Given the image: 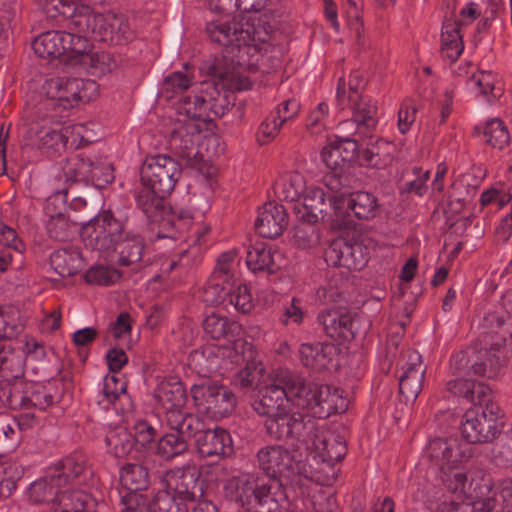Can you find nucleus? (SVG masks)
<instances>
[{
    "mask_svg": "<svg viewBox=\"0 0 512 512\" xmlns=\"http://www.w3.org/2000/svg\"><path fill=\"white\" fill-rule=\"evenodd\" d=\"M182 174V164L174 158L158 154L149 157L140 170L141 186L135 188L136 206L151 221H158L166 211L165 198L174 190Z\"/></svg>",
    "mask_w": 512,
    "mask_h": 512,
    "instance_id": "nucleus-1",
    "label": "nucleus"
},
{
    "mask_svg": "<svg viewBox=\"0 0 512 512\" xmlns=\"http://www.w3.org/2000/svg\"><path fill=\"white\" fill-rule=\"evenodd\" d=\"M225 498L249 512H287L289 495L287 484L266 479L259 473L241 472L223 482Z\"/></svg>",
    "mask_w": 512,
    "mask_h": 512,
    "instance_id": "nucleus-2",
    "label": "nucleus"
},
{
    "mask_svg": "<svg viewBox=\"0 0 512 512\" xmlns=\"http://www.w3.org/2000/svg\"><path fill=\"white\" fill-rule=\"evenodd\" d=\"M131 226L128 215L103 210L82 224L81 237L86 247L110 254Z\"/></svg>",
    "mask_w": 512,
    "mask_h": 512,
    "instance_id": "nucleus-3",
    "label": "nucleus"
},
{
    "mask_svg": "<svg viewBox=\"0 0 512 512\" xmlns=\"http://www.w3.org/2000/svg\"><path fill=\"white\" fill-rule=\"evenodd\" d=\"M258 468L268 477L287 485H301L302 463L294 453L282 445H266L256 453Z\"/></svg>",
    "mask_w": 512,
    "mask_h": 512,
    "instance_id": "nucleus-4",
    "label": "nucleus"
},
{
    "mask_svg": "<svg viewBox=\"0 0 512 512\" xmlns=\"http://www.w3.org/2000/svg\"><path fill=\"white\" fill-rule=\"evenodd\" d=\"M503 428L504 422L497 404L482 409H468L461 421V433L467 444L492 443Z\"/></svg>",
    "mask_w": 512,
    "mask_h": 512,
    "instance_id": "nucleus-5",
    "label": "nucleus"
},
{
    "mask_svg": "<svg viewBox=\"0 0 512 512\" xmlns=\"http://www.w3.org/2000/svg\"><path fill=\"white\" fill-rule=\"evenodd\" d=\"M206 33L211 42L222 46L224 57L241 63L242 52L253 45L255 30L248 23L211 21L206 25Z\"/></svg>",
    "mask_w": 512,
    "mask_h": 512,
    "instance_id": "nucleus-6",
    "label": "nucleus"
},
{
    "mask_svg": "<svg viewBox=\"0 0 512 512\" xmlns=\"http://www.w3.org/2000/svg\"><path fill=\"white\" fill-rule=\"evenodd\" d=\"M316 419L301 412H290V408L264 421L266 434L275 441L300 442L311 440L316 430Z\"/></svg>",
    "mask_w": 512,
    "mask_h": 512,
    "instance_id": "nucleus-7",
    "label": "nucleus"
},
{
    "mask_svg": "<svg viewBox=\"0 0 512 512\" xmlns=\"http://www.w3.org/2000/svg\"><path fill=\"white\" fill-rule=\"evenodd\" d=\"M95 82L76 77L59 76L47 79L43 86L46 99L41 102L44 108L61 107L70 109L79 101L89 100L87 90L95 89Z\"/></svg>",
    "mask_w": 512,
    "mask_h": 512,
    "instance_id": "nucleus-8",
    "label": "nucleus"
},
{
    "mask_svg": "<svg viewBox=\"0 0 512 512\" xmlns=\"http://www.w3.org/2000/svg\"><path fill=\"white\" fill-rule=\"evenodd\" d=\"M190 392L197 409L215 420L229 416L235 409L236 397L223 385L204 382L193 385Z\"/></svg>",
    "mask_w": 512,
    "mask_h": 512,
    "instance_id": "nucleus-9",
    "label": "nucleus"
},
{
    "mask_svg": "<svg viewBox=\"0 0 512 512\" xmlns=\"http://www.w3.org/2000/svg\"><path fill=\"white\" fill-rule=\"evenodd\" d=\"M337 229L350 223L351 213L359 220L374 219L380 212L376 196L366 191L341 194L334 200Z\"/></svg>",
    "mask_w": 512,
    "mask_h": 512,
    "instance_id": "nucleus-10",
    "label": "nucleus"
},
{
    "mask_svg": "<svg viewBox=\"0 0 512 512\" xmlns=\"http://www.w3.org/2000/svg\"><path fill=\"white\" fill-rule=\"evenodd\" d=\"M428 459L441 471H452L468 461L472 449L458 438H435L426 447Z\"/></svg>",
    "mask_w": 512,
    "mask_h": 512,
    "instance_id": "nucleus-11",
    "label": "nucleus"
},
{
    "mask_svg": "<svg viewBox=\"0 0 512 512\" xmlns=\"http://www.w3.org/2000/svg\"><path fill=\"white\" fill-rule=\"evenodd\" d=\"M201 132V126L195 122L182 120L172 132L169 146L172 152L179 158L182 166L202 170L203 155L196 146V139Z\"/></svg>",
    "mask_w": 512,
    "mask_h": 512,
    "instance_id": "nucleus-12",
    "label": "nucleus"
},
{
    "mask_svg": "<svg viewBox=\"0 0 512 512\" xmlns=\"http://www.w3.org/2000/svg\"><path fill=\"white\" fill-rule=\"evenodd\" d=\"M163 491L187 504L195 502L204 495L203 481L194 468L172 469L165 474Z\"/></svg>",
    "mask_w": 512,
    "mask_h": 512,
    "instance_id": "nucleus-13",
    "label": "nucleus"
},
{
    "mask_svg": "<svg viewBox=\"0 0 512 512\" xmlns=\"http://www.w3.org/2000/svg\"><path fill=\"white\" fill-rule=\"evenodd\" d=\"M339 195H327L321 188H311L304 195L301 203L294 205L297 217L301 221L317 223L330 220L331 226L337 229L334 200Z\"/></svg>",
    "mask_w": 512,
    "mask_h": 512,
    "instance_id": "nucleus-14",
    "label": "nucleus"
},
{
    "mask_svg": "<svg viewBox=\"0 0 512 512\" xmlns=\"http://www.w3.org/2000/svg\"><path fill=\"white\" fill-rule=\"evenodd\" d=\"M361 319L342 309H324L317 315L323 332L334 340L351 341L361 333ZM364 329L362 333H365Z\"/></svg>",
    "mask_w": 512,
    "mask_h": 512,
    "instance_id": "nucleus-15",
    "label": "nucleus"
},
{
    "mask_svg": "<svg viewBox=\"0 0 512 512\" xmlns=\"http://www.w3.org/2000/svg\"><path fill=\"white\" fill-rule=\"evenodd\" d=\"M368 248L354 239H336L325 250L324 259L328 265L361 270L368 261Z\"/></svg>",
    "mask_w": 512,
    "mask_h": 512,
    "instance_id": "nucleus-16",
    "label": "nucleus"
},
{
    "mask_svg": "<svg viewBox=\"0 0 512 512\" xmlns=\"http://www.w3.org/2000/svg\"><path fill=\"white\" fill-rule=\"evenodd\" d=\"M312 450L315 458L328 466L341 461L347 453L346 441L342 435L332 430L320 429L316 421V430L311 435V440L304 444Z\"/></svg>",
    "mask_w": 512,
    "mask_h": 512,
    "instance_id": "nucleus-17",
    "label": "nucleus"
},
{
    "mask_svg": "<svg viewBox=\"0 0 512 512\" xmlns=\"http://www.w3.org/2000/svg\"><path fill=\"white\" fill-rule=\"evenodd\" d=\"M286 369H279L275 372L270 383L259 390V399L253 407L259 414L269 418L275 414L289 409L290 397L288 385L279 383V378L284 376Z\"/></svg>",
    "mask_w": 512,
    "mask_h": 512,
    "instance_id": "nucleus-18",
    "label": "nucleus"
},
{
    "mask_svg": "<svg viewBox=\"0 0 512 512\" xmlns=\"http://www.w3.org/2000/svg\"><path fill=\"white\" fill-rule=\"evenodd\" d=\"M0 400L10 406H19L22 410L37 408L45 410L54 402V397L43 386H35L31 391L22 394L16 385H11L8 381L0 383Z\"/></svg>",
    "mask_w": 512,
    "mask_h": 512,
    "instance_id": "nucleus-19",
    "label": "nucleus"
},
{
    "mask_svg": "<svg viewBox=\"0 0 512 512\" xmlns=\"http://www.w3.org/2000/svg\"><path fill=\"white\" fill-rule=\"evenodd\" d=\"M399 375V392L406 401H415L422 390L426 367L417 351H408Z\"/></svg>",
    "mask_w": 512,
    "mask_h": 512,
    "instance_id": "nucleus-20",
    "label": "nucleus"
},
{
    "mask_svg": "<svg viewBox=\"0 0 512 512\" xmlns=\"http://www.w3.org/2000/svg\"><path fill=\"white\" fill-rule=\"evenodd\" d=\"M195 443L197 452L203 458H223L233 453L231 435L221 427L205 428Z\"/></svg>",
    "mask_w": 512,
    "mask_h": 512,
    "instance_id": "nucleus-21",
    "label": "nucleus"
},
{
    "mask_svg": "<svg viewBox=\"0 0 512 512\" xmlns=\"http://www.w3.org/2000/svg\"><path fill=\"white\" fill-rule=\"evenodd\" d=\"M435 488L429 487L427 496L421 500L433 512H491L495 508V500L481 499L474 502L456 501L445 496L438 497V492L429 496Z\"/></svg>",
    "mask_w": 512,
    "mask_h": 512,
    "instance_id": "nucleus-22",
    "label": "nucleus"
},
{
    "mask_svg": "<svg viewBox=\"0 0 512 512\" xmlns=\"http://www.w3.org/2000/svg\"><path fill=\"white\" fill-rule=\"evenodd\" d=\"M66 27L79 35H94L100 39H106V33H103L105 18L102 14H95L89 6L77 2V9L73 15L65 18Z\"/></svg>",
    "mask_w": 512,
    "mask_h": 512,
    "instance_id": "nucleus-23",
    "label": "nucleus"
},
{
    "mask_svg": "<svg viewBox=\"0 0 512 512\" xmlns=\"http://www.w3.org/2000/svg\"><path fill=\"white\" fill-rule=\"evenodd\" d=\"M288 225V214L283 205L268 202L258 214L255 229L264 238L280 236Z\"/></svg>",
    "mask_w": 512,
    "mask_h": 512,
    "instance_id": "nucleus-24",
    "label": "nucleus"
},
{
    "mask_svg": "<svg viewBox=\"0 0 512 512\" xmlns=\"http://www.w3.org/2000/svg\"><path fill=\"white\" fill-rule=\"evenodd\" d=\"M246 264L255 274H274L281 269L282 255L271 246L257 242L247 250Z\"/></svg>",
    "mask_w": 512,
    "mask_h": 512,
    "instance_id": "nucleus-25",
    "label": "nucleus"
},
{
    "mask_svg": "<svg viewBox=\"0 0 512 512\" xmlns=\"http://www.w3.org/2000/svg\"><path fill=\"white\" fill-rule=\"evenodd\" d=\"M279 383L286 384L290 402L302 409H308L312 412L313 403L316 401L317 383H307L299 374L286 369L283 377L279 378Z\"/></svg>",
    "mask_w": 512,
    "mask_h": 512,
    "instance_id": "nucleus-26",
    "label": "nucleus"
},
{
    "mask_svg": "<svg viewBox=\"0 0 512 512\" xmlns=\"http://www.w3.org/2000/svg\"><path fill=\"white\" fill-rule=\"evenodd\" d=\"M165 419L169 428L177 431L188 443L192 438L196 440L206 428L201 417L184 410L166 412Z\"/></svg>",
    "mask_w": 512,
    "mask_h": 512,
    "instance_id": "nucleus-27",
    "label": "nucleus"
},
{
    "mask_svg": "<svg viewBox=\"0 0 512 512\" xmlns=\"http://www.w3.org/2000/svg\"><path fill=\"white\" fill-rule=\"evenodd\" d=\"M337 348L331 343L302 344L299 349L300 360L305 367L324 370L332 363Z\"/></svg>",
    "mask_w": 512,
    "mask_h": 512,
    "instance_id": "nucleus-28",
    "label": "nucleus"
},
{
    "mask_svg": "<svg viewBox=\"0 0 512 512\" xmlns=\"http://www.w3.org/2000/svg\"><path fill=\"white\" fill-rule=\"evenodd\" d=\"M143 250L144 240L139 231L131 226L111 252L118 254V263L121 266H130L142 259Z\"/></svg>",
    "mask_w": 512,
    "mask_h": 512,
    "instance_id": "nucleus-29",
    "label": "nucleus"
},
{
    "mask_svg": "<svg viewBox=\"0 0 512 512\" xmlns=\"http://www.w3.org/2000/svg\"><path fill=\"white\" fill-rule=\"evenodd\" d=\"M155 397L169 411H182L187 401L186 389L176 378L161 381L156 389Z\"/></svg>",
    "mask_w": 512,
    "mask_h": 512,
    "instance_id": "nucleus-30",
    "label": "nucleus"
},
{
    "mask_svg": "<svg viewBox=\"0 0 512 512\" xmlns=\"http://www.w3.org/2000/svg\"><path fill=\"white\" fill-rule=\"evenodd\" d=\"M95 500L83 490L59 492L51 506L52 512H94Z\"/></svg>",
    "mask_w": 512,
    "mask_h": 512,
    "instance_id": "nucleus-31",
    "label": "nucleus"
},
{
    "mask_svg": "<svg viewBox=\"0 0 512 512\" xmlns=\"http://www.w3.org/2000/svg\"><path fill=\"white\" fill-rule=\"evenodd\" d=\"M68 38L66 31H47L34 39L32 48L41 58H58L66 53Z\"/></svg>",
    "mask_w": 512,
    "mask_h": 512,
    "instance_id": "nucleus-32",
    "label": "nucleus"
},
{
    "mask_svg": "<svg viewBox=\"0 0 512 512\" xmlns=\"http://www.w3.org/2000/svg\"><path fill=\"white\" fill-rule=\"evenodd\" d=\"M203 330L211 339L233 342L239 335L241 326L226 316L212 313L204 319Z\"/></svg>",
    "mask_w": 512,
    "mask_h": 512,
    "instance_id": "nucleus-33",
    "label": "nucleus"
},
{
    "mask_svg": "<svg viewBox=\"0 0 512 512\" xmlns=\"http://www.w3.org/2000/svg\"><path fill=\"white\" fill-rule=\"evenodd\" d=\"M315 398L312 414L319 419H325L342 409V404H338L339 401L343 402L338 388L317 384Z\"/></svg>",
    "mask_w": 512,
    "mask_h": 512,
    "instance_id": "nucleus-34",
    "label": "nucleus"
},
{
    "mask_svg": "<svg viewBox=\"0 0 512 512\" xmlns=\"http://www.w3.org/2000/svg\"><path fill=\"white\" fill-rule=\"evenodd\" d=\"M61 486V477L53 474L36 480L29 487V499L34 504L51 503L52 506Z\"/></svg>",
    "mask_w": 512,
    "mask_h": 512,
    "instance_id": "nucleus-35",
    "label": "nucleus"
},
{
    "mask_svg": "<svg viewBox=\"0 0 512 512\" xmlns=\"http://www.w3.org/2000/svg\"><path fill=\"white\" fill-rule=\"evenodd\" d=\"M464 49L460 34L459 22H447L443 24L441 33V53L443 58L455 62Z\"/></svg>",
    "mask_w": 512,
    "mask_h": 512,
    "instance_id": "nucleus-36",
    "label": "nucleus"
},
{
    "mask_svg": "<svg viewBox=\"0 0 512 512\" xmlns=\"http://www.w3.org/2000/svg\"><path fill=\"white\" fill-rule=\"evenodd\" d=\"M120 482L130 492L145 490L150 483L148 468L140 463H128L121 469Z\"/></svg>",
    "mask_w": 512,
    "mask_h": 512,
    "instance_id": "nucleus-37",
    "label": "nucleus"
},
{
    "mask_svg": "<svg viewBox=\"0 0 512 512\" xmlns=\"http://www.w3.org/2000/svg\"><path fill=\"white\" fill-rule=\"evenodd\" d=\"M469 84L478 90L479 95L486 101L493 102L499 99L504 92L500 80L491 71H479L472 75Z\"/></svg>",
    "mask_w": 512,
    "mask_h": 512,
    "instance_id": "nucleus-38",
    "label": "nucleus"
},
{
    "mask_svg": "<svg viewBox=\"0 0 512 512\" xmlns=\"http://www.w3.org/2000/svg\"><path fill=\"white\" fill-rule=\"evenodd\" d=\"M90 165H92V156L84 152L68 157L62 165V171L66 181L72 183H87Z\"/></svg>",
    "mask_w": 512,
    "mask_h": 512,
    "instance_id": "nucleus-39",
    "label": "nucleus"
},
{
    "mask_svg": "<svg viewBox=\"0 0 512 512\" xmlns=\"http://www.w3.org/2000/svg\"><path fill=\"white\" fill-rule=\"evenodd\" d=\"M81 258L78 252L58 249L50 255V266L60 277H70L78 272Z\"/></svg>",
    "mask_w": 512,
    "mask_h": 512,
    "instance_id": "nucleus-40",
    "label": "nucleus"
},
{
    "mask_svg": "<svg viewBox=\"0 0 512 512\" xmlns=\"http://www.w3.org/2000/svg\"><path fill=\"white\" fill-rule=\"evenodd\" d=\"M88 472L86 458L80 453H74L64 458L56 468L54 476L61 477V485L76 480Z\"/></svg>",
    "mask_w": 512,
    "mask_h": 512,
    "instance_id": "nucleus-41",
    "label": "nucleus"
},
{
    "mask_svg": "<svg viewBox=\"0 0 512 512\" xmlns=\"http://www.w3.org/2000/svg\"><path fill=\"white\" fill-rule=\"evenodd\" d=\"M126 382L119 379L115 374L106 375L102 387L96 392L95 400L104 409L115 403L121 395L126 393Z\"/></svg>",
    "mask_w": 512,
    "mask_h": 512,
    "instance_id": "nucleus-42",
    "label": "nucleus"
},
{
    "mask_svg": "<svg viewBox=\"0 0 512 512\" xmlns=\"http://www.w3.org/2000/svg\"><path fill=\"white\" fill-rule=\"evenodd\" d=\"M69 37L65 43L67 61L72 65L82 66L85 56H89L93 50L92 43L86 35H79L73 32H66Z\"/></svg>",
    "mask_w": 512,
    "mask_h": 512,
    "instance_id": "nucleus-43",
    "label": "nucleus"
},
{
    "mask_svg": "<svg viewBox=\"0 0 512 512\" xmlns=\"http://www.w3.org/2000/svg\"><path fill=\"white\" fill-rule=\"evenodd\" d=\"M210 104L199 95H194L193 99L188 96L180 100L178 112L185 116L189 121L206 122L209 117Z\"/></svg>",
    "mask_w": 512,
    "mask_h": 512,
    "instance_id": "nucleus-44",
    "label": "nucleus"
},
{
    "mask_svg": "<svg viewBox=\"0 0 512 512\" xmlns=\"http://www.w3.org/2000/svg\"><path fill=\"white\" fill-rule=\"evenodd\" d=\"M105 443L110 454L116 458H123L132 451L134 439L125 428H117L108 432Z\"/></svg>",
    "mask_w": 512,
    "mask_h": 512,
    "instance_id": "nucleus-45",
    "label": "nucleus"
},
{
    "mask_svg": "<svg viewBox=\"0 0 512 512\" xmlns=\"http://www.w3.org/2000/svg\"><path fill=\"white\" fill-rule=\"evenodd\" d=\"M189 447V443L177 432H171L163 435L157 443V454L164 460H171L184 454Z\"/></svg>",
    "mask_w": 512,
    "mask_h": 512,
    "instance_id": "nucleus-46",
    "label": "nucleus"
},
{
    "mask_svg": "<svg viewBox=\"0 0 512 512\" xmlns=\"http://www.w3.org/2000/svg\"><path fill=\"white\" fill-rule=\"evenodd\" d=\"M338 135L336 140L339 143L351 146V152L358 150V142L362 139L361 135H366L369 130H365V126L360 125V122L355 118L346 119L341 121L338 125Z\"/></svg>",
    "mask_w": 512,
    "mask_h": 512,
    "instance_id": "nucleus-47",
    "label": "nucleus"
},
{
    "mask_svg": "<svg viewBox=\"0 0 512 512\" xmlns=\"http://www.w3.org/2000/svg\"><path fill=\"white\" fill-rule=\"evenodd\" d=\"M62 134L65 149H79L95 141L92 131L82 123L62 126Z\"/></svg>",
    "mask_w": 512,
    "mask_h": 512,
    "instance_id": "nucleus-48",
    "label": "nucleus"
},
{
    "mask_svg": "<svg viewBox=\"0 0 512 512\" xmlns=\"http://www.w3.org/2000/svg\"><path fill=\"white\" fill-rule=\"evenodd\" d=\"M105 29H102L103 33H106V39L102 41L115 42L117 45L125 44L130 42L134 38V33L130 28L128 20L123 16L115 15L110 23L104 22Z\"/></svg>",
    "mask_w": 512,
    "mask_h": 512,
    "instance_id": "nucleus-49",
    "label": "nucleus"
},
{
    "mask_svg": "<svg viewBox=\"0 0 512 512\" xmlns=\"http://www.w3.org/2000/svg\"><path fill=\"white\" fill-rule=\"evenodd\" d=\"M306 184L299 172H290L284 176L279 184V195L287 202H295L304 195Z\"/></svg>",
    "mask_w": 512,
    "mask_h": 512,
    "instance_id": "nucleus-50",
    "label": "nucleus"
},
{
    "mask_svg": "<svg viewBox=\"0 0 512 512\" xmlns=\"http://www.w3.org/2000/svg\"><path fill=\"white\" fill-rule=\"evenodd\" d=\"M483 136L487 144L499 150L504 149L510 143L508 129L499 118H494L485 124Z\"/></svg>",
    "mask_w": 512,
    "mask_h": 512,
    "instance_id": "nucleus-51",
    "label": "nucleus"
},
{
    "mask_svg": "<svg viewBox=\"0 0 512 512\" xmlns=\"http://www.w3.org/2000/svg\"><path fill=\"white\" fill-rule=\"evenodd\" d=\"M232 288L233 283L210 277L203 289L202 300L208 305L226 304Z\"/></svg>",
    "mask_w": 512,
    "mask_h": 512,
    "instance_id": "nucleus-52",
    "label": "nucleus"
},
{
    "mask_svg": "<svg viewBox=\"0 0 512 512\" xmlns=\"http://www.w3.org/2000/svg\"><path fill=\"white\" fill-rule=\"evenodd\" d=\"M38 148L60 153L65 150V143L63 142L62 126L57 127H41L37 133Z\"/></svg>",
    "mask_w": 512,
    "mask_h": 512,
    "instance_id": "nucleus-53",
    "label": "nucleus"
},
{
    "mask_svg": "<svg viewBox=\"0 0 512 512\" xmlns=\"http://www.w3.org/2000/svg\"><path fill=\"white\" fill-rule=\"evenodd\" d=\"M193 84V78L186 73L176 71L168 75L162 84L161 93L167 99L181 95Z\"/></svg>",
    "mask_w": 512,
    "mask_h": 512,
    "instance_id": "nucleus-54",
    "label": "nucleus"
},
{
    "mask_svg": "<svg viewBox=\"0 0 512 512\" xmlns=\"http://www.w3.org/2000/svg\"><path fill=\"white\" fill-rule=\"evenodd\" d=\"M353 118L360 122V125L365 126V130H372L376 127V112L377 107L371 99L363 97L360 94V99L354 102L352 106Z\"/></svg>",
    "mask_w": 512,
    "mask_h": 512,
    "instance_id": "nucleus-55",
    "label": "nucleus"
},
{
    "mask_svg": "<svg viewBox=\"0 0 512 512\" xmlns=\"http://www.w3.org/2000/svg\"><path fill=\"white\" fill-rule=\"evenodd\" d=\"M38 7L48 18L56 19L73 15L77 9L75 0H36Z\"/></svg>",
    "mask_w": 512,
    "mask_h": 512,
    "instance_id": "nucleus-56",
    "label": "nucleus"
},
{
    "mask_svg": "<svg viewBox=\"0 0 512 512\" xmlns=\"http://www.w3.org/2000/svg\"><path fill=\"white\" fill-rule=\"evenodd\" d=\"M175 225L178 229L186 228L190 234L189 238L197 245L204 243V237L210 230L209 226L205 224L192 222V216L188 211L179 212Z\"/></svg>",
    "mask_w": 512,
    "mask_h": 512,
    "instance_id": "nucleus-57",
    "label": "nucleus"
},
{
    "mask_svg": "<svg viewBox=\"0 0 512 512\" xmlns=\"http://www.w3.org/2000/svg\"><path fill=\"white\" fill-rule=\"evenodd\" d=\"M148 512H189L187 504L181 502L163 490L159 491L149 506Z\"/></svg>",
    "mask_w": 512,
    "mask_h": 512,
    "instance_id": "nucleus-58",
    "label": "nucleus"
},
{
    "mask_svg": "<svg viewBox=\"0 0 512 512\" xmlns=\"http://www.w3.org/2000/svg\"><path fill=\"white\" fill-rule=\"evenodd\" d=\"M114 179L113 168L110 163L101 158L92 157L87 183L91 182L97 187H104Z\"/></svg>",
    "mask_w": 512,
    "mask_h": 512,
    "instance_id": "nucleus-59",
    "label": "nucleus"
},
{
    "mask_svg": "<svg viewBox=\"0 0 512 512\" xmlns=\"http://www.w3.org/2000/svg\"><path fill=\"white\" fill-rule=\"evenodd\" d=\"M81 67L92 70L93 74L102 75L110 72L115 67V62L110 53L92 50L89 56H85Z\"/></svg>",
    "mask_w": 512,
    "mask_h": 512,
    "instance_id": "nucleus-60",
    "label": "nucleus"
},
{
    "mask_svg": "<svg viewBox=\"0 0 512 512\" xmlns=\"http://www.w3.org/2000/svg\"><path fill=\"white\" fill-rule=\"evenodd\" d=\"M307 221H302L294 228L293 243L300 249H309L319 243L316 228Z\"/></svg>",
    "mask_w": 512,
    "mask_h": 512,
    "instance_id": "nucleus-61",
    "label": "nucleus"
},
{
    "mask_svg": "<svg viewBox=\"0 0 512 512\" xmlns=\"http://www.w3.org/2000/svg\"><path fill=\"white\" fill-rule=\"evenodd\" d=\"M227 304L232 305L238 312L249 313L253 307L252 295L245 284L235 286L229 292Z\"/></svg>",
    "mask_w": 512,
    "mask_h": 512,
    "instance_id": "nucleus-62",
    "label": "nucleus"
},
{
    "mask_svg": "<svg viewBox=\"0 0 512 512\" xmlns=\"http://www.w3.org/2000/svg\"><path fill=\"white\" fill-rule=\"evenodd\" d=\"M501 369L500 358L492 351H485V358L480 362L471 364L473 374L488 379L497 377Z\"/></svg>",
    "mask_w": 512,
    "mask_h": 512,
    "instance_id": "nucleus-63",
    "label": "nucleus"
},
{
    "mask_svg": "<svg viewBox=\"0 0 512 512\" xmlns=\"http://www.w3.org/2000/svg\"><path fill=\"white\" fill-rule=\"evenodd\" d=\"M492 461L500 467L512 465V433L504 434L494 445Z\"/></svg>",
    "mask_w": 512,
    "mask_h": 512,
    "instance_id": "nucleus-64",
    "label": "nucleus"
}]
</instances>
